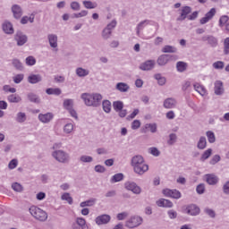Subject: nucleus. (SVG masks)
<instances>
[{"mask_svg":"<svg viewBox=\"0 0 229 229\" xmlns=\"http://www.w3.org/2000/svg\"><path fill=\"white\" fill-rule=\"evenodd\" d=\"M113 108L114 111L119 112L120 110H123L124 108V104L123 101H114L113 103Z\"/></svg>","mask_w":229,"mask_h":229,"instance_id":"obj_53","label":"nucleus"},{"mask_svg":"<svg viewBox=\"0 0 229 229\" xmlns=\"http://www.w3.org/2000/svg\"><path fill=\"white\" fill-rule=\"evenodd\" d=\"M102 106L106 114H110V112H112V103L110 102V100H104L102 102Z\"/></svg>","mask_w":229,"mask_h":229,"instance_id":"obj_36","label":"nucleus"},{"mask_svg":"<svg viewBox=\"0 0 229 229\" xmlns=\"http://www.w3.org/2000/svg\"><path fill=\"white\" fill-rule=\"evenodd\" d=\"M46 93L48 94V96H60L62 89H60V88H48L46 89Z\"/></svg>","mask_w":229,"mask_h":229,"instance_id":"obj_31","label":"nucleus"},{"mask_svg":"<svg viewBox=\"0 0 229 229\" xmlns=\"http://www.w3.org/2000/svg\"><path fill=\"white\" fill-rule=\"evenodd\" d=\"M177 51H178V48H176V47H173L170 45H165L162 48V53H176Z\"/></svg>","mask_w":229,"mask_h":229,"instance_id":"obj_43","label":"nucleus"},{"mask_svg":"<svg viewBox=\"0 0 229 229\" xmlns=\"http://www.w3.org/2000/svg\"><path fill=\"white\" fill-rule=\"evenodd\" d=\"M191 12H192V8L191 6H182L181 9V13L177 17L176 21L178 22H183L185 19H189V15Z\"/></svg>","mask_w":229,"mask_h":229,"instance_id":"obj_8","label":"nucleus"},{"mask_svg":"<svg viewBox=\"0 0 229 229\" xmlns=\"http://www.w3.org/2000/svg\"><path fill=\"white\" fill-rule=\"evenodd\" d=\"M81 98L87 106L98 107L103 101V95L99 93H82Z\"/></svg>","mask_w":229,"mask_h":229,"instance_id":"obj_1","label":"nucleus"},{"mask_svg":"<svg viewBox=\"0 0 229 229\" xmlns=\"http://www.w3.org/2000/svg\"><path fill=\"white\" fill-rule=\"evenodd\" d=\"M25 64H26V65L33 66V65H35V64H37V59H35V57L30 55L25 59Z\"/></svg>","mask_w":229,"mask_h":229,"instance_id":"obj_57","label":"nucleus"},{"mask_svg":"<svg viewBox=\"0 0 229 229\" xmlns=\"http://www.w3.org/2000/svg\"><path fill=\"white\" fill-rule=\"evenodd\" d=\"M193 89L194 90H196V92H198L200 96H205V94H207V89H205V87H203V85L196 82L193 85Z\"/></svg>","mask_w":229,"mask_h":229,"instance_id":"obj_30","label":"nucleus"},{"mask_svg":"<svg viewBox=\"0 0 229 229\" xmlns=\"http://www.w3.org/2000/svg\"><path fill=\"white\" fill-rule=\"evenodd\" d=\"M63 106L65 110H72L74 108V100L72 98H66L64 100Z\"/></svg>","mask_w":229,"mask_h":229,"instance_id":"obj_28","label":"nucleus"},{"mask_svg":"<svg viewBox=\"0 0 229 229\" xmlns=\"http://www.w3.org/2000/svg\"><path fill=\"white\" fill-rule=\"evenodd\" d=\"M214 85V91L216 96H223V94H225V87L223 86V81H216Z\"/></svg>","mask_w":229,"mask_h":229,"instance_id":"obj_18","label":"nucleus"},{"mask_svg":"<svg viewBox=\"0 0 229 229\" xmlns=\"http://www.w3.org/2000/svg\"><path fill=\"white\" fill-rule=\"evenodd\" d=\"M205 180L208 185H217L219 182V177L214 174H208L205 175Z\"/></svg>","mask_w":229,"mask_h":229,"instance_id":"obj_20","label":"nucleus"},{"mask_svg":"<svg viewBox=\"0 0 229 229\" xmlns=\"http://www.w3.org/2000/svg\"><path fill=\"white\" fill-rule=\"evenodd\" d=\"M76 225H78V226H80L81 229H89V226L87 225V220H85L83 217H78L76 219Z\"/></svg>","mask_w":229,"mask_h":229,"instance_id":"obj_38","label":"nucleus"},{"mask_svg":"<svg viewBox=\"0 0 229 229\" xmlns=\"http://www.w3.org/2000/svg\"><path fill=\"white\" fill-rule=\"evenodd\" d=\"M148 153L153 155V157H160V150L155 147H151L148 148Z\"/></svg>","mask_w":229,"mask_h":229,"instance_id":"obj_59","label":"nucleus"},{"mask_svg":"<svg viewBox=\"0 0 229 229\" xmlns=\"http://www.w3.org/2000/svg\"><path fill=\"white\" fill-rule=\"evenodd\" d=\"M206 137H208V140L209 144H214L216 142V134L212 131H208L206 132Z\"/></svg>","mask_w":229,"mask_h":229,"instance_id":"obj_50","label":"nucleus"},{"mask_svg":"<svg viewBox=\"0 0 229 229\" xmlns=\"http://www.w3.org/2000/svg\"><path fill=\"white\" fill-rule=\"evenodd\" d=\"M155 80H157L158 85H160V87H163V85H165V82L167 81L165 80V77L162 76V74L160 73H157L154 75Z\"/></svg>","mask_w":229,"mask_h":229,"instance_id":"obj_39","label":"nucleus"},{"mask_svg":"<svg viewBox=\"0 0 229 229\" xmlns=\"http://www.w3.org/2000/svg\"><path fill=\"white\" fill-rule=\"evenodd\" d=\"M216 15V8H211L209 12H208L203 18L200 19L199 22L200 24H207V22H209L214 19V16Z\"/></svg>","mask_w":229,"mask_h":229,"instance_id":"obj_12","label":"nucleus"},{"mask_svg":"<svg viewBox=\"0 0 229 229\" xmlns=\"http://www.w3.org/2000/svg\"><path fill=\"white\" fill-rule=\"evenodd\" d=\"M144 223V218L138 215H133L125 221V227L129 229L139 228Z\"/></svg>","mask_w":229,"mask_h":229,"instance_id":"obj_3","label":"nucleus"},{"mask_svg":"<svg viewBox=\"0 0 229 229\" xmlns=\"http://www.w3.org/2000/svg\"><path fill=\"white\" fill-rule=\"evenodd\" d=\"M183 214H187L188 216H199L201 209L194 204H191L182 209Z\"/></svg>","mask_w":229,"mask_h":229,"instance_id":"obj_7","label":"nucleus"},{"mask_svg":"<svg viewBox=\"0 0 229 229\" xmlns=\"http://www.w3.org/2000/svg\"><path fill=\"white\" fill-rule=\"evenodd\" d=\"M11 11H12V13H13L14 19H21L22 17L23 11H22V7H21V5L13 4L11 7Z\"/></svg>","mask_w":229,"mask_h":229,"instance_id":"obj_15","label":"nucleus"},{"mask_svg":"<svg viewBox=\"0 0 229 229\" xmlns=\"http://www.w3.org/2000/svg\"><path fill=\"white\" fill-rule=\"evenodd\" d=\"M80 162H82L83 164H90V162H94V157L87 155H82L80 157Z\"/></svg>","mask_w":229,"mask_h":229,"instance_id":"obj_51","label":"nucleus"},{"mask_svg":"<svg viewBox=\"0 0 229 229\" xmlns=\"http://www.w3.org/2000/svg\"><path fill=\"white\" fill-rule=\"evenodd\" d=\"M101 37H102L103 40H108V38H112L111 30H108V29L105 27L102 30Z\"/></svg>","mask_w":229,"mask_h":229,"instance_id":"obj_45","label":"nucleus"},{"mask_svg":"<svg viewBox=\"0 0 229 229\" xmlns=\"http://www.w3.org/2000/svg\"><path fill=\"white\" fill-rule=\"evenodd\" d=\"M171 58H173V55H161L158 58H157V65H160L161 67H163L164 65H167V64H169V61L171 60Z\"/></svg>","mask_w":229,"mask_h":229,"instance_id":"obj_19","label":"nucleus"},{"mask_svg":"<svg viewBox=\"0 0 229 229\" xmlns=\"http://www.w3.org/2000/svg\"><path fill=\"white\" fill-rule=\"evenodd\" d=\"M223 192L225 196H229V181L225 182L223 185Z\"/></svg>","mask_w":229,"mask_h":229,"instance_id":"obj_64","label":"nucleus"},{"mask_svg":"<svg viewBox=\"0 0 229 229\" xmlns=\"http://www.w3.org/2000/svg\"><path fill=\"white\" fill-rule=\"evenodd\" d=\"M140 71H151L155 69V60H148L140 65Z\"/></svg>","mask_w":229,"mask_h":229,"instance_id":"obj_22","label":"nucleus"},{"mask_svg":"<svg viewBox=\"0 0 229 229\" xmlns=\"http://www.w3.org/2000/svg\"><path fill=\"white\" fill-rule=\"evenodd\" d=\"M224 55H229V38L224 41Z\"/></svg>","mask_w":229,"mask_h":229,"instance_id":"obj_63","label":"nucleus"},{"mask_svg":"<svg viewBox=\"0 0 229 229\" xmlns=\"http://www.w3.org/2000/svg\"><path fill=\"white\" fill-rule=\"evenodd\" d=\"M176 69L178 72H185L187 71V63L182 61L177 62Z\"/></svg>","mask_w":229,"mask_h":229,"instance_id":"obj_40","label":"nucleus"},{"mask_svg":"<svg viewBox=\"0 0 229 229\" xmlns=\"http://www.w3.org/2000/svg\"><path fill=\"white\" fill-rule=\"evenodd\" d=\"M202 42H208L211 47H216L217 46V38L212 35H206L201 38Z\"/></svg>","mask_w":229,"mask_h":229,"instance_id":"obj_16","label":"nucleus"},{"mask_svg":"<svg viewBox=\"0 0 229 229\" xmlns=\"http://www.w3.org/2000/svg\"><path fill=\"white\" fill-rule=\"evenodd\" d=\"M124 188L126 189V191H130L132 194L139 195L142 193V188H140V186H139L138 183L135 182H126L124 183Z\"/></svg>","mask_w":229,"mask_h":229,"instance_id":"obj_5","label":"nucleus"},{"mask_svg":"<svg viewBox=\"0 0 229 229\" xmlns=\"http://www.w3.org/2000/svg\"><path fill=\"white\" fill-rule=\"evenodd\" d=\"M176 105H178V102L176 101V99L174 98H168L163 101V106L166 110H171L173 108H176Z\"/></svg>","mask_w":229,"mask_h":229,"instance_id":"obj_10","label":"nucleus"},{"mask_svg":"<svg viewBox=\"0 0 229 229\" xmlns=\"http://www.w3.org/2000/svg\"><path fill=\"white\" fill-rule=\"evenodd\" d=\"M117 26V21L115 20H113L110 23H108L106 25V29L109 30V31H114V30H115V27Z\"/></svg>","mask_w":229,"mask_h":229,"instance_id":"obj_60","label":"nucleus"},{"mask_svg":"<svg viewBox=\"0 0 229 229\" xmlns=\"http://www.w3.org/2000/svg\"><path fill=\"white\" fill-rule=\"evenodd\" d=\"M213 68L216 70L225 69V62L223 61H216L213 64Z\"/></svg>","mask_w":229,"mask_h":229,"instance_id":"obj_58","label":"nucleus"},{"mask_svg":"<svg viewBox=\"0 0 229 229\" xmlns=\"http://www.w3.org/2000/svg\"><path fill=\"white\" fill-rule=\"evenodd\" d=\"M27 98L30 103H36L37 105L40 103V98L35 93H28Z\"/></svg>","mask_w":229,"mask_h":229,"instance_id":"obj_35","label":"nucleus"},{"mask_svg":"<svg viewBox=\"0 0 229 229\" xmlns=\"http://www.w3.org/2000/svg\"><path fill=\"white\" fill-rule=\"evenodd\" d=\"M55 115L52 113H47V114H39L38 119L40 123H43V124H47L53 121V118Z\"/></svg>","mask_w":229,"mask_h":229,"instance_id":"obj_17","label":"nucleus"},{"mask_svg":"<svg viewBox=\"0 0 229 229\" xmlns=\"http://www.w3.org/2000/svg\"><path fill=\"white\" fill-rule=\"evenodd\" d=\"M157 207H163L165 208H172L173 203L169 199H160L157 201Z\"/></svg>","mask_w":229,"mask_h":229,"instance_id":"obj_26","label":"nucleus"},{"mask_svg":"<svg viewBox=\"0 0 229 229\" xmlns=\"http://www.w3.org/2000/svg\"><path fill=\"white\" fill-rule=\"evenodd\" d=\"M149 130L151 133H157V123H146L145 129L141 131L142 133H146Z\"/></svg>","mask_w":229,"mask_h":229,"instance_id":"obj_34","label":"nucleus"},{"mask_svg":"<svg viewBox=\"0 0 229 229\" xmlns=\"http://www.w3.org/2000/svg\"><path fill=\"white\" fill-rule=\"evenodd\" d=\"M133 171L136 174L142 176V174L149 171V165H148L146 163H143L141 165H138V166H134Z\"/></svg>","mask_w":229,"mask_h":229,"instance_id":"obj_11","label":"nucleus"},{"mask_svg":"<svg viewBox=\"0 0 229 229\" xmlns=\"http://www.w3.org/2000/svg\"><path fill=\"white\" fill-rule=\"evenodd\" d=\"M12 189L14 190L15 192H22L24 191V188L19 182H13L12 184Z\"/></svg>","mask_w":229,"mask_h":229,"instance_id":"obj_55","label":"nucleus"},{"mask_svg":"<svg viewBox=\"0 0 229 229\" xmlns=\"http://www.w3.org/2000/svg\"><path fill=\"white\" fill-rule=\"evenodd\" d=\"M27 81L31 85H35L37 83H40L42 81V75L40 74H30L29 75Z\"/></svg>","mask_w":229,"mask_h":229,"instance_id":"obj_23","label":"nucleus"},{"mask_svg":"<svg viewBox=\"0 0 229 229\" xmlns=\"http://www.w3.org/2000/svg\"><path fill=\"white\" fill-rule=\"evenodd\" d=\"M47 40L50 47L56 49L58 47V36L56 34H48Z\"/></svg>","mask_w":229,"mask_h":229,"instance_id":"obj_21","label":"nucleus"},{"mask_svg":"<svg viewBox=\"0 0 229 229\" xmlns=\"http://www.w3.org/2000/svg\"><path fill=\"white\" fill-rule=\"evenodd\" d=\"M163 194L166 198H173L174 199H180L182 198V192L178 190L165 189L163 190Z\"/></svg>","mask_w":229,"mask_h":229,"instance_id":"obj_9","label":"nucleus"},{"mask_svg":"<svg viewBox=\"0 0 229 229\" xmlns=\"http://www.w3.org/2000/svg\"><path fill=\"white\" fill-rule=\"evenodd\" d=\"M142 164H145L144 157H142V156L137 155L131 158V165L132 167H137L138 165H141Z\"/></svg>","mask_w":229,"mask_h":229,"instance_id":"obj_24","label":"nucleus"},{"mask_svg":"<svg viewBox=\"0 0 229 229\" xmlns=\"http://www.w3.org/2000/svg\"><path fill=\"white\" fill-rule=\"evenodd\" d=\"M3 31L6 33V35H13V25L10 21H4L3 23Z\"/></svg>","mask_w":229,"mask_h":229,"instance_id":"obj_25","label":"nucleus"},{"mask_svg":"<svg viewBox=\"0 0 229 229\" xmlns=\"http://www.w3.org/2000/svg\"><path fill=\"white\" fill-rule=\"evenodd\" d=\"M123 179H124V174H115L111 178V183H117V182H123Z\"/></svg>","mask_w":229,"mask_h":229,"instance_id":"obj_46","label":"nucleus"},{"mask_svg":"<svg viewBox=\"0 0 229 229\" xmlns=\"http://www.w3.org/2000/svg\"><path fill=\"white\" fill-rule=\"evenodd\" d=\"M52 157L56 162H59V164H69V160H71L69 153L64 150H54L52 152Z\"/></svg>","mask_w":229,"mask_h":229,"instance_id":"obj_4","label":"nucleus"},{"mask_svg":"<svg viewBox=\"0 0 229 229\" xmlns=\"http://www.w3.org/2000/svg\"><path fill=\"white\" fill-rule=\"evenodd\" d=\"M13 80L14 83L19 84L22 81V80H24V74L22 73L17 74L13 78Z\"/></svg>","mask_w":229,"mask_h":229,"instance_id":"obj_62","label":"nucleus"},{"mask_svg":"<svg viewBox=\"0 0 229 229\" xmlns=\"http://www.w3.org/2000/svg\"><path fill=\"white\" fill-rule=\"evenodd\" d=\"M151 20H143L141 21H140L137 26H136V35L138 37L140 36V31H142L144 30V28H146V26H149V24H151Z\"/></svg>","mask_w":229,"mask_h":229,"instance_id":"obj_14","label":"nucleus"},{"mask_svg":"<svg viewBox=\"0 0 229 229\" xmlns=\"http://www.w3.org/2000/svg\"><path fill=\"white\" fill-rule=\"evenodd\" d=\"M176 140H178V136L176 133H170L167 140L168 146H174V144H176Z\"/></svg>","mask_w":229,"mask_h":229,"instance_id":"obj_49","label":"nucleus"},{"mask_svg":"<svg viewBox=\"0 0 229 229\" xmlns=\"http://www.w3.org/2000/svg\"><path fill=\"white\" fill-rule=\"evenodd\" d=\"M97 201H98L97 199L91 198L86 201L81 202L80 207L81 208H85V207H94L96 205Z\"/></svg>","mask_w":229,"mask_h":229,"instance_id":"obj_27","label":"nucleus"},{"mask_svg":"<svg viewBox=\"0 0 229 229\" xmlns=\"http://www.w3.org/2000/svg\"><path fill=\"white\" fill-rule=\"evenodd\" d=\"M115 89L119 90V92H128V90H130V85L124 82H118Z\"/></svg>","mask_w":229,"mask_h":229,"instance_id":"obj_29","label":"nucleus"},{"mask_svg":"<svg viewBox=\"0 0 229 229\" xmlns=\"http://www.w3.org/2000/svg\"><path fill=\"white\" fill-rule=\"evenodd\" d=\"M72 130H74V125L72 123H66L64 126V132L69 135V133H72Z\"/></svg>","mask_w":229,"mask_h":229,"instance_id":"obj_54","label":"nucleus"},{"mask_svg":"<svg viewBox=\"0 0 229 229\" xmlns=\"http://www.w3.org/2000/svg\"><path fill=\"white\" fill-rule=\"evenodd\" d=\"M76 74L79 78H85V76H89V74H90V71L79 67L76 69Z\"/></svg>","mask_w":229,"mask_h":229,"instance_id":"obj_33","label":"nucleus"},{"mask_svg":"<svg viewBox=\"0 0 229 229\" xmlns=\"http://www.w3.org/2000/svg\"><path fill=\"white\" fill-rule=\"evenodd\" d=\"M61 199L63 201H67V203H69V205H72V197H71L70 193H64L61 196Z\"/></svg>","mask_w":229,"mask_h":229,"instance_id":"obj_56","label":"nucleus"},{"mask_svg":"<svg viewBox=\"0 0 229 229\" xmlns=\"http://www.w3.org/2000/svg\"><path fill=\"white\" fill-rule=\"evenodd\" d=\"M27 22H30L33 24L35 22V14H30V16H23L21 20V24H26Z\"/></svg>","mask_w":229,"mask_h":229,"instance_id":"obj_37","label":"nucleus"},{"mask_svg":"<svg viewBox=\"0 0 229 229\" xmlns=\"http://www.w3.org/2000/svg\"><path fill=\"white\" fill-rule=\"evenodd\" d=\"M29 211L32 217H34L38 221H47V213L44 211L42 208L36 206H32L29 208Z\"/></svg>","mask_w":229,"mask_h":229,"instance_id":"obj_2","label":"nucleus"},{"mask_svg":"<svg viewBox=\"0 0 229 229\" xmlns=\"http://www.w3.org/2000/svg\"><path fill=\"white\" fill-rule=\"evenodd\" d=\"M14 40L17 44V46L21 47L28 42V36L24 34V32L21 30H17L14 35Z\"/></svg>","mask_w":229,"mask_h":229,"instance_id":"obj_6","label":"nucleus"},{"mask_svg":"<svg viewBox=\"0 0 229 229\" xmlns=\"http://www.w3.org/2000/svg\"><path fill=\"white\" fill-rule=\"evenodd\" d=\"M12 64L17 71H22L24 69L22 63L19 59H13Z\"/></svg>","mask_w":229,"mask_h":229,"instance_id":"obj_47","label":"nucleus"},{"mask_svg":"<svg viewBox=\"0 0 229 229\" xmlns=\"http://www.w3.org/2000/svg\"><path fill=\"white\" fill-rule=\"evenodd\" d=\"M7 101H9V103H21L22 101V98L18 94H12L7 97Z\"/></svg>","mask_w":229,"mask_h":229,"instance_id":"obj_32","label":"nucleus"},{"mask_svg":"<svg viewBox=\"0 0 229 229\" xmlns=\"http://www.w3.org/2000/svg\"><path fill=\"white\" fill-rule=\"evenodd\" d=\"M112 217L109 215H101L96 217L95 223L98 226H101V225H108Z\"/></svg>","mask_w":229,"mask_h":229,"instance_id":"obj_13","label":"nucleus"},{"mask_svg":"<svg viewBox=\"0 0 229 229\" xmlns=\"http://www.w3.org/2000/svg\"><path fill=\"white\" fill-rule=\"evenodd\" d=\"M212 157V148H208L200 157V161L205 162V160H208Z\"/></svg>","mask_w":229,"mask_h":229,"instance_id":"obj_42","label":"nucleus"},{"mask_svg":"<svg viewBox=\"0 0 229 229\" xmlns=\"http://www.w3.org/2000/svg\"><path fill=\"white\" fill-rule=\"evenodd\" d=\"M17 165H19V160L17 159H12L9 164H8V168L13 170L15 169V167H17Z\"/></svg>","mask_w":229,"mask_h":229,"instance_id":"obj_61","label":"nucleus"},{"mask_svg":"<svg viewBox=\"0 0 229 229\" xmlns=\"http://www.w3.org/2000/svg\"><path fill=\"white\" fill-rule=\"evenodd\" d=\"M83 5H84L88 10H94V8H98V3H96V2H91V1H83Z\"/></svg>","mask_w":229,"mask_h":229,"instance_id":"obj_48","label":"nucleus"},{"mask_svg":"<svg viewBox=\"0 0 229 229\" xmlns=\"http://www.w3.org/2000/svg\"><path fill=\"white\" fill-rule=\"evenodd\" d=\"M229 17L228 15H223L220 17L219 21H218V26L220 28H224L225 24H228Z\"/></svg>","mask_w":229,"mask_h":229,"instance_id":"obj_52","label":"nucleus"},{"mask_svg":"<svg viewBox=\"0 0 229 229\" xmlns=\"http://www.w3.org/2000/svg\"><path fill=\"white\" fill-rule=\"evenodd\" d=\"M198 149H205L207 148V138L204 136L200 137L197 143Z\"/></svg>","mask_w":229,"mask_h":229,"instance_id":"obj_41","label":"nucleus"},{"mask_svg":"<svg viewBox=\"0 0 229 229\" xmlns=\"http://www.w3.org/2000/svg\"><path fill=\"white\" fill-rule=\"evenodd\" d=\"M26 113H23V112H19L17 114H16V118H15V121L17 123H26Z\"/></svg>","mask_w":229,"mask_h":229,"instance_id":"obj_44","label":"nucleus"}]
</instances>
